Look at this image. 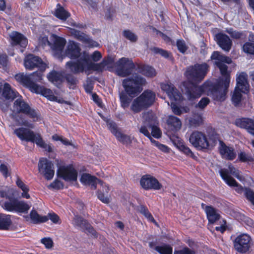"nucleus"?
Returning <instances> with one entry per match:
<instances>
[{
  "label": "nucleus",
  "instance_id": "37998d69",
  "mask_svg": "<svg viewBox=\"0 0 254 254\" xmlns=\"http://www.w3.org/2000/svg\"><path fill=\"white\" fill-rule=\"evenodd\" d=\"M120 99L121 106L124 109L128 107L131 99L125 93H122L120 95Z\"/></svg>",
  "mask_w": 254,
  "mask_h": 254
},
{
  "label": "nucleus",
  "instance_id": "a18cd8bd",
  "mask_svg": "<svg viewBox=\"0 0 254 254\" xmlns=\"http://www.w3.org/2000/svg\"><path fill=\"white\" fill-rule=\"evenodd\" d=\"M14 120L17 123L18 126H24L30 128H33V125L29 123L27 120H24L21 116H15Z\"/></svg>",
  "mask_w": 254,
  "mask_h": 254
},
{
  "label": "nucleus",
  "instance_id": "cd10ccee",
  "mask_svg": "<svg viewBox=\"0 0 254 254\" xmlns=\"http://www.w3.org/2000/svg\"><path fill=\"white\" fill-rule=\"evenodd\" d=\"M205 213L209 223L213 224L220 219L218 210L212 206H207L205 208Z\"/></svg>",
  "mask_w": 254,
  "mask_h": 254
},
{
  "label": "nucleus",
  "instance_id": "ea45409f",
  "mask_svg": "<svg viewBox=\"0 0 254 254\" xmlns=\"http://www.w3.org/2000/svg\"><path fill=\"white\" fill-rule=\"evenodd\" d=\"M65 79L68 83V87L70 89H74L78 82L77 78L71 74H66L65 75Z\"/></svg>",
  "mask_w": 254,
  "mask_h": 254
},
{
  "label": "nucleus",
  "instance_id": "f3484780",
  "mask_svg": "<svg viewBox=\"0 0 254 254\" xmlns=\"http://www.w3.org/2000/svg\"><path fill=\"white\" fill-rule=\"evenodd\" d=\"M72 224L76 227L80 228L83 231L86 232L95 237H97V233L93 227L88 222L82 217L75 216L72 222Z\"/></svg>",
  "mask_w": 254,
  "mask_h": 254
},
{
  "label": "nucleus",
  "instance_id": "4c0bfd02",
  "mask_svg": "<svg viewBox=\"0 0 254 254\" xmlns=\"http://www.w3.org/2000/svg\"><path fill=\"white\" fill-rule=\"evenodd\" d=\"M16 184L17 187L23 191L21 194L22 196L24 198H29L30 195L28 193L29 190L28 187L18 177L17 178L16 181Z\"/></svg>",
  "mask_w": 254,
  "mask_h": 254
},
{
  "label": "nucleus",
  "instance_id": "4468645a",
  "mask_svg": "<svg viewBox=\"0 0 254 254\" xmlns=\"http://www.w3.org/2000/svg\"><path fill=\"white\" fill-rule=\"evenodd\" d=\"M57 174L59 177L65 181L72 182L77 180V172L71 165L60 166Z\"/></svg>",
  "mask_w": 254,
  "mask_h": 254
},
{
  "label": "nucleus",
  "instance_id": "aec40b11",
  "mask_svg": "<svg viewBox=\"0 0 254 254\" xmlns=\"http://www.w3.org/2000/svg\"><path fill=\"white\" fill-rule=\"evenodd\" d=\"M217 140L219 142L220 146L219 150L222 158L228 160H233L236 157V153L233 147L227 146L222 140Z\"/></svg>",
  "mask_w": 254,
  "mask_h": 254
},
{
  "label": "nucleus",
  "instance_id": "9b49d317",
  "mask_svg": "<svg viewBox=\"0 0 254 254\" xmlns=\"http://www.w3.org/2000/svg\"><path fill=\"white\" fill-rule=\"evenodd\" d=\"M13 109L18 113L24 114L32 119L34 122L37 121L39 118L36 111L31 108L21 98L17 99L14 102Z\"/></svg>",
  "mask_w": 254,
  "mask_h": 254
},
{
  "label": "nucleus",
  "instance_id": "a19ab883",
  "mask_svg": "<svg viewBox=\"0 0 254 254\" xmlns=\"http://www.w3.org/2000/svg\"><path fill=\"white\" fill-rule=\"evenodd\" d=\"M116 138L121 143L126 145L130 144L132 142L131 137L120 132L116 136Z\"/></svg>",
  "mask_w": 254,
  "mask_h": 254
},
{
  "label": "nucleus",
  "instance_id": "7ed1b4c3",
  "mask_svg": "<svg viewBox=\"0 0 254 254\" xmlns=\"http://www.w3.org/2000/svg\"><path fill=\"white\" fill-rule=\"evenodd\" d=\"M66 56L71 59H79L76 62L69 61L66 65L70 70L74 74L83 72L84 70L94 69L97 64L89 62V55L84 52L81 53V49L78 44L73 41H70L65 51Z\"/></svg>",
  "mask_w": 254,
  "mask_h": 254
},
{
  "label": "nucleus",
  "instance_id": "dca6fc26",
  "mask_svg": "<svg viewBox=\"0 0 254 254\" xmlns=\"http://www.w3.org/2000/svg\"><path fill=\"white\" fill-rule=\"evenodd\" d=\"M140 184L142 188L146 190H159L162 187L158 181L150 175H143L140 179Z\"/></svg>",
  "mask_w": 254,
  "mask_h": 254
},
{
  "label": "nucleus",
  "instance_id": "4be33fe9",
  "mask_svg": "<svg viewBox=\"0 0 254 254\" xmlns=\"http://www.w3.org/2000/svg\"><path fill=\"white\" fill-rule=\"evenodd\" d=\"M219 173L225 182L230 187H235V190L238 193H241L244 190L243 188L234 178L228 175V172L226 169H220Z\"/></svg>",
  "mask_w": 254,
  "mask_h": 254
},
{
  "label": "nucleus",
  "instance_id": "9d476101",
  "mask_svg": "<svg viewBox=\"0 0 254 254\" xmlns=\"http://www.w3.org/2000/svg\"><path fill=\"white\" fill-rule=\"evenodd\" d=\"M116 74L121 77H127L130 75L135 65L131 59L127 58L120 59L114 64Z\"/></svg>",
  "mask_w": 254,
  "mask_h": 254
},
{
  "label": "nucleus",
  "instance_id": "13d9d810",
  "mask_svg": "<svg viewBox=\"0 0 254 254\" xmlns=\"http://www.w3.org/2000/svg\"><path fill=\"white\" fill-rule=\"evenodd\" d=\"M107 125L110 130L115 136L121 132L118 130V127L115 123L111 122L108 123Z\"/></svg>",
  "mask_w": 254,
  "mask_h": 254
},
{
  "label": "nucleus",
  "instance_id": "58836bf2",
  "mask_svg": "<svg viewBox=\"0 0 254 254\" xmlns=\"http://www.w3.org/2000/svg\"><path fill=\"white\" fill-rule=\"evenodd\" d=\"M156 251L160 254H173V248L169 245L163 244L157 246L156 248Z\"/></svg>",
  "mask_w": 254,
  "mask_h": 254
},
{
  "label": "nucleus",
  "instance_id": "de8ad7c7",
  "mask_svg": "<svg viewBox=\"0 0 254 254\" xmlns=\"http://www.w3.org/2000/svg\"><path fill=\"white\" fill-rule=\"evenodd\" d=\"M150 50L154 54H159L161 56L165 58H168L170 55V53H169L167 51L164 50L162 49H160L157 47L151 48Z\"/></svg>",
  "mask_w": 254,
  "mask_h": 254
},
{
  "label": "nucleus",
  "instance_id": "bf43d9fd",
  "mask_svg": "<svg viewBox=\"0 0 254 254\" xmlns=\"http://www.w3.org/2000/svg\"><path fill=\"white\" fill-rule=\"evenodd\" d=\"M244 194L246 197L253 204L254 203V192L250 189L246 188L244 190Z\"/></svg>",
  "mask_w": 254,
  "mask_h": 254
},
{
  "label": "nucleus",
  "instance_id": "680f3d73",
  "mask_svg": "<svg viewBox=\"0 0 254 254\" xmlns=\"http://www.w3.org/2000/svg\"><path fill=\"white\" fill-rule=\"evenodd\" d=\"M174 254H195L194 251L185 247L179 250H175Z\"/></svg>",
  "mask_w": 254,
  "mask_h": 254
},
{
  "label": "nucleus",
  "instance_id": "f03ea898",
  "mask_svg": "<svg viewBox=\"0 0 254 254\" xmlns=\"http://www.w3.org/2000/svg\"><path fill=\"white\" fill-rule=\"evenodd\" d=\"M209 68L206 63L196 64L194 65L187 67L185 75L188 79L191 82L185 87V94L190 101H193L199 98L202 94L201 87L192 83L201 81L206 76Z\"/></svg>",
  "mask_w": 254,
  "mask_h": 254
},
{
  "label": "nucleus",
  "instance_id": "e433bc0d",
  "mask_svg": "<svg viewBox=\"0 0 254 254\" xmlns=\"http://www.w3.org/2000/svg\"><path fill=\"white\" fill-rule=\"evenodd\" d=\"M30 217L31 221L34 224L43 223L48 220V218L46 216H41L38 214L35 210H32L30 213Z\"/></svg>",
  "mask_w": 254,
  "mask_h": 254
},
{
  "label": "nucleus",
  "instance_id": "393cba45",
  "mask_svg": "<svg viewBox=\"0 0 254 254\" xmlns=\"http://www.w3.org/2000/svg\"><path fill=\"white\" fill-rule=\"evenodd\" d=\"M31 91L37 94H41L50 100H54L56 98L51 89L46 88L43 86H40L36 83L33 85Z\"/></svg>",
  "mask_w": 254,
  "mask_h": 254
},
{
  "label": "nucleus",
  "instance_id": "c756f323",
  "mask_svg": "<svg viewBox=\"0 0 254 254\" xmlns=\"http://www.w3.org/2000/svg\"><path fill=\"white\" fill-rule=\"evenodd\" d=\"M15 79L21 84L27 86L31 91L32 90L33 85L35 84L30 80L29 75H25L23 73H19L15 75Z\"/></svg>",
  "mask_w": 254,
  "mask_h": 254
},
{
  "label": "nucleus",
  "instance_id": "603ef678",
  "mask_svg": "<svg viewBox=\"0 0 254 254\" xmlns=\"http://www.w3.org/2000/svg\"><path fill=\"white\" fill-rule=\"evenodd\" d=\"M179 149L188 156L193 157L194 156L191 150L186 145L182 143H179L178 145Z\"/></svg>",
  "mask_w": 254,
  "mask_h": 254
},
{
  "label": "nucleus",
  "instance_id": "864d4df0",
  "mask_svg": "<svg viewBox=\"0 0 254 254\" xmlns=\"http://www.w3.org/2000/svg\"><path fill=\"white\" fill-rule=\"evenodd\" d=\"M228 172V175L230 176L229 174L233 175L234 177L237 178L238 179L241 180V176H240V173L238 169H236L231 164L228 166V169H226Z\"/></svg>",
  "mask_w": 254,
  "mask_h": 254
},
{
  "label": "nucleus",
  "instance_id": "f8f14e48",
  "mask_svg": "<svg viewBox=\"0 0 254 254\" xmlns=\"http://www.w3.org/2000/svg\"><path fill=\"white\" fill-rule=\"evenodd\" d=\"M235 250L241 253L248 252L252 245L251 237L248 234H243L238 236L234 241Z\"/></svg>",
  "mask_w": 254,
  "mask_h": 254
},
{
  "label": "nucleus",
  "instance_id": "ddd939ff",
  "mask_svg": "<svg viewBox=\"0 0 254 254\" xmlns=\"http://www.w3.org/2000/svg\"><path fill=\"white\" fill-rule=\"evenodd\" d=\"M38 170L47 180H51L55 174L54 165L51 161L46 158H41L38 162Z\"/></svg>",
  "mask_w": 254,
  "mask_h": 254
},
{
  "label": "nucleus",
  "instance_id": "774afa93",
  "mask_svg": "<svg viewBox=\"0 0 254 254\" xmlns=\"http://www.w3.org/2000/svg\"><path fill=\"white\" fill-rule=\"evenodd\" d=\"M41 242L48 249L51 248L53 246V242L50 238H43L42 239Z\"/></svg>",
  "mask_w": 254,
  "mask_h": 254
},
{
  "label": "nucleus",
  "instance_id": "423d86ee",
  "mask_svg": "<svg viewBox=\"0 0 254 254\" xmlns=\"http://www.w3.org/2000/svg\"><path fill=\"white\" fill-rule=\"evenodd\" d=\"M145 84V79L137 73L124 79L122 82L126 93L130 97H134L139 94L143 90L142 86Z\"/></svg>",
  "mask_w": 254,
  "mask_h": 254
},
{
  "label": "nucleus",
  "instance_id": "39448f33",
  "mask_svg": "<svg viewBox=\"0 0 254 254\" xmlns=\"http://www.w3.org/2000/svg\"><path fill=\"white\" fill-rule=\"evenodd\" d=\"M14 133L22 141L35 143L48 152H52L53 148L49 144L46 143L39 133H35L29 128L19 127L14 130Z\"/></svg>",
  "mask_w": 254,
  "mask_h": 254
},
{
  "label": "nucleus",
  "instance_id": "052dcab7",
  "mask_svg": "<svg viewBox=\"0 0 254 254\" xmlns=\"http://www.w3.org/2000/svg\"><path fill=\"white\" fill-rule=\"evenodd\" d=\"M49 189H54L56 190L62 189L64 188L63 183L60 180H55L48 187Z\"/></svg>",
  "mask_w": 254,
  "mask_h": 254
},
{
  "label": "nucleus",
  "instance_id": "c9c22d12",
  "mask_svg": "<svg viewBox=\"0 0 254 254\" xmlns=\"http://www.w3.org/2000/svg\"><path fill=\"white\" fill-rule=\"evenodd\" d=\"M48 80L55 84L60 83L62 81V74L55 70H53L47 75Z\"/></svg>",
  "mask_w": 254,
  "mask_h": 254
},
{
  "label": "nucleus",
  "instance_id": "5fc2aeb1",
  "mask_svg": "<svg viewBox=\"0 0 254 254\" xmlns=\"http://www.w3.org/2000/svg\"><path fill=\"white\" fill-rule=\"evenodd\" d=\"M226 32L228 33L232 38L235 39H239L243 36V33L234 30L232 28L227 29Z\"/></svg>",
  "mask_w": 254,
  "mask_h": 254
},
{
  "label": "nucleus",
  "instance_id": "49530a36",
  "mask_svg": "<svg viewBox=\"0 0 254 254\" xmlns=\"http://www.w3.org/2000/svg\"><path fill=\"white\" fill-rule=\"evenodd\" d=\"M40 69V71H37L36 72H33L32 74L29 75L30 80L32 82H33L34 81H40L42 79L43 72L44 70H43L41 68Z\"/></svg>",
  "mask_w": 254,
  "mask_h": 254
},
{
  "label": "nucleus",
  "instance_id": "c03bdc74",
  "mask_svg": "<svg viewBox=\"0 0 254 254\" xmlns=\"http://www.w3.org/2000/svg\"><path fill=\"white\" fill-rule=\"evenodd\" d=\"M124 36L131 42H135L137 40V36L129 30H126L123 31Z\"/></svg>",
  "mask_w": 254,
  "mask_h": 254
},
{
  "label": "nucleus",
  "instance_id": "6e6d98bb",
  "mask_svg": "<svg viewBox=\"0 0 254 254\" xmlns=\"http://www.w3.org/2000/svg\"><path fill=\"white\" fill-rule=\"evenodd\" d=\"M243 49L245 53L254 55V43L251 42L246 43L243 47Z\"/></svg>",
  "mask_w": 254,
  "mask_h": 254
},
{
  "label": "nucleus",
  "instance_id": "3c124183",
  "mask_svg": "<svg viewBox=\"0 0 254 254\" xmlns=\"http://www.w3.org/2000/svg\"><path fill=\"white\" fill-rule=\"evenodd\" d=\"M138 211L142 214L145 217L151 221L154 220V218L151 213L149 212L146 207L143 205H140L138 207Z\"/></svg>",
  "mask_w": 254,
  "mask_h": 254
},
{
  "label": "nucleus",
  "instance_id": "f257e3e1",
  "mask_svg": "<svg viewBox=\"0 0 254 254\" xmlns=\"http://www.w3.org/2000/svg\"><path fill=\"white\" fill-rule=\"evenodd\" d=\"M215 60V64L219 68L222 77L210 88L208 95L216 101L222 102L225 100L226 95L230 82V72L226 64H231L232 60L228 57L220 54L217 51L213 53L211 57Z\"/></svg>",
  "mask_w": 254,
  "mask_h": 254
},
{
  "label": "nucleus",
  "instance_id": "69168bd1",
  "mask_svg": "<svg viewBox=\"0 0 254 254\" xmlns=\"http://www.w3.org/2000/svg\"><path fill=\"white\" fill-rule=\"evenodd\" d=\"M98 198L103 203L108 204L110 202L109 198L105 196V194L101 191H98L97 192Z\"/></svg>",
  "mask_w": 254,
  "mask_h": 254
},
{
  "label": "nucleus",
  "instance_id": "a878e982",
  "mask_svg": "<svg viewBox=\"0 0 254 254\" xmlns=\"http://www.w3.org/2000/svg\"><path fill=\"white\" fill-rule=\"evenodd\" d=\"M74 35L75 38L87 44L88 47H97L99 46V44L97 42L94 41L88 35L82 32L79 31H75Z\"/></svg>",
  "mask_w": 254,
  "mask_h": 254
},
{
  "label": "nucleus",
  "instance_id": "338daca9",
  "mask_svg": "<svg viewBox=\"0 0 254 254\" xmlns=\"http://www.w3.org/2000/svg\"><path fill=\"white\" fill-rule=\"evenodd\" d=\"M173 112L177 115H181L182 113L181 109L175 103H172L171 105Z\"/></svg>",
  "mask_w": 254,
  "mask_h": 254
},
{
  "label": "nucleus",
  "instance_id": "2eb2a0df",
  "mask_svg": "<svg viewBox=\"0 0 254 254\" xmlns=\"http://www.w3.org/2000/svg\"><path fill=\"white\" fill-rule=\"evenodd\" d=\"M24 64L26 69L28 70H33L35 68L38 67L45 70L46 67V64L42 59L33 54H29L25 57Z\"/></svg>",
  "mask_w": 254,
  "mask_h": 254
},
{
  "label": "nucleus",
  "instance_id": "5701e85b",
  "mask_svg": "<svg viewBox=\"0 0 254 254\" xmlns=\"http://www.w3.org/2000/svg\"><path fill=\"white\" fill-rule=\"evenodd\" d=\"M218 45L225 51L229 52L232 46V40L226 34L219 33L215 35Z\"/></svg>",
  "mask_w": 254,
  "mask_h": 254
},
{
  "label": "nucleus",
  "instance_id": "e2e57ef3",
  "mask_svg": "<svg viewBox=\"0 0 254 254\" xmlns=\"http://www.w3.org/2000/svg\"><path fill=\"white\" fill-rule=\"evenodd\" d=\"M0 172L3 176L6 178L10 175L9 168L7 165L4 164H1L0 165Z\"/></svg>",
  "mask_w": 254,
  "mask_h": 254
},
{
  "label": "nucleus",
  "instance_id": "473e14b6",
  "mask_svg": "<svg viewBox=\"0 0 254 254\" xmlns=\"http://www.w3.org/2000/svg\"><path fill=\"white\" fill-rule=\"evenodd\" d=\"M139 72L147 77H153L156 74L155 69L151 66L147 65H139L138 66Z\"/></svg>",
  "mask_w": 254,
  "mask_h": 254
},
{
  "label": "nucleus",
  "instance_id": "79ce46f5",
  "mask_svg": "<svg viewBox=\"0 0 254 254\" xmlns=\"http://www.w3.org/2000/svg\"><path fill=\"white\" fill-rule=\"evenodd\" d=\"M238 159L242 162H253L254 158L252 155L244 151H240L238 155Z\"/></svg>",
  "mask_w": 254,
  "mask_h": 254
},
{
  "label": "nucleus",
  "instance_id": "a211bd4d",
  "mask_svg": "<svg viewBox=\"0 0 254 254\" xmlns=\"http://www.w3.org/2000/svg\"><path fill=\"white\" fill-rule=\"evenodd\" d=\"M161 88L162 90L166 92L171 100L175 101L181 100L182 97L181 93L172 83L170 82L161 83Z\"/></svg>",
  "mask_w": 254,
  "mask_h": 254
},
{
  "label": "nucleus",
  "instance_id": "c85d7f7f",
  "mask_svg": "<svg viewBox=\"0 0 254 254\" xmlns=\"http://www.w3.org/2000/svg\"><path fill=\"white\" fill-rule=\"evenodd\" d=\"M54 43L51 46L52 50L57 54L61 53L65 45L66 41L63 38L54 36Z\"/></svg>",
  "mask_w": 254,
  "mask_h": 254
},
{
  "label": "nucleus",
  "instance_id": "20e7f679",
  "mask_svg": "<svg viewBox=\"0 0 254 254\" xmlns=\"http://www.w3.org/2000/svg\"><path fill=\"white\" fill-rule=\"evenodd\" d=\"M0 197L6 198V200L0 201V205L7 211L25 213L30 208V206L25 201L18 200L13 196L9 195L5 191H0Z\"/></svg>",
  "mask_w": 254,
  "mask_h": 254
},
{
  "label": "nucleus",
  "instance_id": "1a4fd4ad",
  "mask_svg": "<svg viewBox=\"0 0 254 254\" xmlns=\"http://www.w3.org/2000/svg\"><path fill=\"white\" fill-rule=\"evenodd\" d=\"M190 143L199 150L208 149L210 145L214 146L217 143V137L214 136V139L210 138L209 141L203 133L195 131L190 135Z\"/></svg>",
  "mask_w": 254,
  "mask_h": 254
},
{
  "label": "nucleus",
  "instance_id": "72a5a7b5",
  "mask_svg": "<svg viewBox=\"0 0 254 254\" xmlns=\"http://www.w3.org/2000/svg\"><path fill=\"white\" fill-rule=\"evenodd\" d=\"M167 125L172 130H177L181 127L182 122L180 120L174 116H169L167 120Z\"/></svg>",
  "mask_w": 254,
  "mask_h": 254
},
{
  "label": "nucleus",
  "instance_id": "0eeeda50",
  "mask_svg": "<svg viewBox=\"0 0 254 254\" xmlns=\"http://www.w3.org/2000/svg\"><path fill=\"white\" fill-rule=\"evenodd\" d=\"M248 75L242 72L239 74L236 79L237 85L232 96V101L236 107H239L241 104L242 99V93L246 94L249 91L250 85L247 80Z\"/></svg>",
  "mask_w": 254,
  "mask_h": 254
},
{
  "label": "nucleus",
  "instance_id": "bb28decb",
  "mask_svg": "<svg viewBox=\"0 0 254 254\" xmlns=\"http://www.w3.org/2000/svg\"><path fill=\"white\" fill-rule=\"evenodd\" d=\"M1 95L6 100H13L19 95V94L11 88L9 84L5 83L3 84Z\"/></svg>",
  "mask_w": 254,
  "mask_h": 254
},
{
  "label": "nucleus",
  "instance_id": "b1692460",
  "mask_svg": "<svg viewBox=\"0 0 254 254\" xmlns=\"http://www.w3.org/2000/svg\"><path fill=\"white\" fill-rule=\"evenodd\" d=\"M80 182L85 185L90 186L91 189L94 190L96 189L97 184L103 186V183L100 180L89 174H83L81 177Z\"/></svg>",
  "mask_w": 254,
  "mask_h": 254
},
{
  "label": "nucleus",
  "instance_id": "412c9836",
  "mask_svg": "<svg viewBox=\"0 0 254 254\" xmlns=\"http://www.w3.org/2000/svg\"><path fill=\"white\" fill-rule=\"evenodd\" d=\"M235 125L240 128L246 129L249 133L254 136V119L249 118L237 119Z\"/></svg>",
  "mask_w": 254,
  "mask_h": 254
},
{
  "label": "nucleus",
  "instance_id": "4d7b16f0",
  "mask_svg": "<svg viewBox=\"0 0 254 254\" xmlns=\"http://www.w3.org/2000/svg\"><path fill=\"white\" fill-rule=\"evenodd\" d=\"M190 124L191 126H199L202 123V119L200 116H194L190 119Z\"/></svg>",
  "mask_w": 254,
  "mask_h": 254
},
{
  "label": "nucleus",
  "instance_id": "f704fd0d",
  "mask_svg": "<svg viewBox=\"0 0 254 254\" xmlns=\"http://www.w3.org/2000/svg\"><path fill=\"white\" fill-rule=\"evenodd\" d=\"M54 15L57 18L63 20H66L70 16V13L60 3H58L57 5V8L55 10Z\"/></svg>",
  "mask_w": 254,
  "mask_h": 254
},
{
  "label": "nucleus",
  "instance_id": "7c9ffc66",
  "mask_svg": "<svg viewBox=\"0 0 254 254\" xmlns=\"http://www.w3.org/2000/svg\"><path fill=\"white\" fill-rule=\"evenodd\" d=\"M143 118L144 120V124L147 126L148 127L155 124H158L157 117L151 111L144 113Z\"/></svg>",
  "mask_w": 254,
  "mask_h": 254
},
{
  "label": "nucleus",
  "instance_id": "09e8293b",
  "mask_svg": "<svg viewBox=\"0 0 254 254\" xmlns=\"http://www.w3.org/2000/svg\"><path fill=\"white\" fill-rule=\"evenodd\" d=\"M149 128H151V135L156 138H159L161 137L162 132L160 128L157 126V124H155Z\"/></svg>",
  "mask_w": 254,
  "mask_h": 254
},
{
  "label": "nucleus",
  "instance_id": "2f4dec72",
  "mask_svg": "<svg viewBox=\"0 0 254 254\" xmlns=\"http://www.w3.org/2000/svg\"><path fill=\"white\" fill-rule=\"evenodd\" d=\"M11 224V215L0 213V230H8Z\"/></svg>",
  "mask_w": 254,
  "mask_h": 254
},
{
  "label": "nucleus",
  "instance_id": "6ab92c4d",
  "mask_svg": "<svg viewBox=\"0 0 254 254\" xmlns=\"http://www.w3.org/2000/svg\"><path fill=\"white\" fill-rule=\"evenodd\" d=\"M10 38L12 46H19L22 48L21 52H23V48L26 47L28 43L26 38L17 32H13L10 35Z\"/></svg>",
  "mask_w": 254,
  "mask_h": 254
},
{
  "label": "nucleus",
  "instance_id": "0e129e2a",
  "mask_svg": "<svg viewBox=\"0 0 254 254\" xmlns=\"http://www.w3.org/2000/svg\"><path fill=\"white\" fill-rule=\"evenodd\" d=\"M210 102L209 99L207 97H203L201 98L200 101L196 105L197 107L200 109H204Z\"/></svg>",
  "mask_w": 254,
  "mask_h": 254
},
{
  "label": "nucleus",
  "instance_id": "8fccbe9b",
  "mask_svg": "<svg viewBox=\"0 0 254 254\" xmlns=\"http://www.w3.org/2000/svg\"><path fill=\"white\" fill-rule=\"evenodd\" d=\"M176 45L179 51L183 54H184L188 49L185 41L183 39L178 40Z\"/></svg>",
  "mask_w": 254,
  "mask_h": 254
},
{
  "label": "nucleus",
  "instance_id": "6e6552de",
  "mask_svg": "<svg viewBox=\"0 0 254 254\" xmlns=\"http://www.w3.org/2000/svg\"><path fill=\"white\" fill-rule=\"evenodd\" d=\"M155 99V94L154 92L149 90H145L133 101L130 109L134 113H138L151 106Z\"/></svg>",
  "mask_w": 254,
  "mask_h": 254
}]
</instances>
